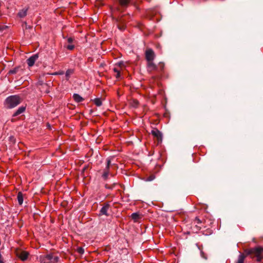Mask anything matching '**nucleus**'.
Wrapping results in <instances>:
<instances>
[{
    "label": "nucleus",
    "mask_w": 263,
    "mask_h": 263,
    "mask_svg": "<svg viewBox=\"0 0 263 263\" xmlns=\"http://www.w3.org/2000/svg\"><path fill=\"white\" fill-rule=\"evenodd\" d=\"M247 255H251V258L256 257L257 261H260L263 258V248L258 246L245 251Z\"/></svg>",
    "instance_id": "1"
},
{
    "label": "nucleus",
    "mask_w": 263,
    "mask_h": 263,
    "mask_svg": "<svg viewBox=\"0 0 263 263\" xmlns=\"http://www.w3.org/2000/svg\"><path fill=\"white\" fill-rule=\"evenodd\" d=\"M21 102V99L18 96L13 95L7 97L4 102L6 108L11 109L16 107Z\"/></svg>",
    "instance_id": "2"
},
{
    "label": "nucleus",
    "mask_w": 263,
    "mask_h": 263,
    "mask_svg": "<svg viewBox=\"0 0 263 263\" xmlns=\"http://www.w3.org/2000/svg\"><path fill=\"white\" fill-rule=\"evenodd\" d=\"M59 260L58 256H53L52 254H47L40 258V260L57 263Z\"/></svg>",
    "instance_id": "3"
},
{
    "label": "nucleus",
    "mask_w": 263,
    "mask_h": 263,
    "mask_svg": "<svg viewBox=\"0 0 263 263\" xmlns=\"http://www.w3.org/2000/svg\"><path fill=\"white\" fill-rule=\"evenodd\" d=\"M155 53L152 49H148L146 50L145 58L147 62L153 61L155 58Z\"/></svg>",
    "instance_id": "4"
},
{
    "label": "nucleus",
    "mask_w": 263,
    "mask_h": 263,
    "mask_svg": "<svg viewBox=\"0 0 263 263\" xmlns=\"http://www.w3.org/2000/svg\"><path fill=\"white\" fill-rule=\"evenodd\" d=\"M110 163H111V161H110V159L109 158H108L107 159V164H106V168H105V171L102 175V177L103 178V179L104 180H106L107 178V177L109 175V166H110Z\"/></svg>",
    "instance_id": "5"
},
{
    "label": "nucleus",
    "mask_w": 263,
    "mask_h": 263,
    "mask_svg": "<svg viewBox=\"0 0 263 263\" xmlns=\"http://www.w3.org/2000/svg\"><path fill=\"white\" fill-rule=\"evenodd\" d=\"M109 204L108 203H106L104 205V206L101 208L100 211V215H104L106 216H108L109 214L107 213V211L109 208Z\"/></svg>",
    "instance_id": "6"
},
{
    "label": "nucleus",
    "mask_w": 263,
    "mask_h": 263,
    "mask_svg": "<svg viewBox=\"0 0 263 263\" xmlns=\"http://www.w3.org/2000/svg\"><path fill=\"white\" fill-rule=\"evenodd\" d=\"M147 70L151 72L154 70H158V67L156 66L153 61L147 62Z\"/></svg>",
    "instance_id": "7"
},
{
    "label": "nucleus",
    "mask_w": 263,
    "mask_h": 263,
    "mask_svg": "<svg viewBox=\"0 0 263 263\" xmlns=\"http://www.w3.org/2000/svg\"><path fill=\"white\" fill-rule=\"evenodd\" d=\"M37 58H38V55L37 54L33 55L31 56V57H30L27 60V63L29 67L32 66L34 65L35 61L37 59Z\"/></svg>",
    "instance_id": "8"
},
{
    "label": "nucleus",
    "mask_w": 263,
    "mask_h": 263,
    "mask_svg": "<svg viewBox=\"0 0 263 263\" xmlns=\"http://www.w3.org/2000/svg\"><path fill=\"white\" fill-rule=\"evenodd\" d=\"M151 133L154 137H157L158 140H161L162 135L159 130L155 129L152 130Z\"/></svg>",
    "instance_id": "9"
},
{
    "label": "nucleus",
    "mask_w": 263,
    "mask_h": 263,
    "mask_svg": "<svg viewBox=\"0 0 263 263\" xmlns=\"http://www.w3.org/2000/svg\"><path fill=\"white\" fill-rule=\"evenodd\" d=\"M18 255L21 260L24 261L27 259L28 253L25 251H23L19 253Z\"/></svg>",
    "instance_id": "10"
},
{
    "label": "nucleus",
    "mask_w": 263,
    "mask_h": 263,
    "mask_svg": "<svg viewBox=\"0 0 263 263\" xmlns=\"http://www.w3.org/2000/svg\"><path fill=\"white\" fill-rule=\"evenodd\" d=\"M27 8L22 9L18 12V16L21 18L24 17L27 15Z\"/></svg>",
    "instance_id": "11"
},
{
    "label": "nucleus",
    "mask_w": 263,
    "mask_h": 263,
    "mask_svg": "<svg viewBox=\"0 0 263 263\" xmlns=\"http://www.w3.org/2000/svg\"><path fill=\"white\" fill-rule=\"evenodd\" d=\"M73 98L74 100L77 103L81 102L84 100V99L77 93L73 94Z\"/></svg>",
    "instance_id": "12"
},
{
    "label": "nucleus",
    "mask_w": 263,
    "mask_h": 263,
    "mask_svg": "<svg viewBox=\"0 0 263 263\" xmlns=\"http://www.w3.org/2000/svg\"><path fill=\"white\" fill-rule=\"evenodd\" d=\"M26 107L24 106H21L18 108V109L14 113L13 116L15 117L21 114L24 112L25 110Z\"/></svg>",
    "instance_id": "13"
},
{
    "label": "nucleus",
    "mask_w": 263,
    "mask_h": 263,
    "mask_svg": "<svg viewBox=\"0 0 263 263\" xmlns=\"http://www.w3.org/2000/svg\"><path fill=\"white\" fill-rule=\"evenodd\" d=\"M140 215L138 213H133L131 215V218L135 221H138V219L140 218Z\"/></svg>",
    "instance_id": "14"
},
{
    "label": "nucleus",
    "mask_w": 263,
    "mask_h": 263,
    "mask_svg": "<svg viewBox=\"0 0 263 263\" xmlns=\"http://www.w3.org/2000/svg\"><path fill=\"white\" fill-rule=\"evenodd\" d=\"M23 194L21 192H18L17 195V199L20 205L22 204L23 202Z\"/></svg>",
    "instance_id": "15"
},
{
    "label": "nucleus",
    "mask_w": 263,
    "mask_h": 263,
    "mask_svg": "<svg viewBox=\"0 0 263 263\" xmlns=\"http://www.w3.org/2000/svg\"><path fill=\"white\" fill-rule=\"evenodd\" d=\"M247 256V254L245 255L243 254H240L238 256L237 263H243L244 260Z\"/></svg>",
    "instance_id": "16"
},
{
    "label": "nucleus",
    "mask_w": 263,
    "mask_h": 263,
    "mask_svg": "<svg viewBox=\"0 0 263 263\" xmlns=\"http://www.w3.org/2000/svg\"><path fill=\"white\" fill-rule=\"evenodd\" d=\"M120 5L122 7H126L129 3V0H118Z\"/></svg>",
    "instance_id": "17"
},
{
    "label": "nucleus",
    "mask_w": 263,
    "mask_h": 263,
    "mask_svg": "<svg viewBox=\"0 0 263 263\" xmlns=\"http://www.w3.org/2000/svg\"><path fill=\"white\" fill-rule=\"evenodd\" d=\"M73 73V70L71 69H68L65 73V77L67 80H68L70 76Z\"/></svg>",
    "instance_id": "18"
},
{
    "label": "nucleus",
    "mask_w": 263,
    "mask_h": 263,
    "mask_svg": "<svg viewBox=\"0 0 263 263\" xmlns=\"http://www.w3.org/2000/svg\"><path fill=\"white\" fill-rule=\"evenodd\" d=\"M93 102L95 104V105L97 106H100L102 105V101L99 98H96L94 100H93Z\"/></svg>",
    "instance_id": "19"
},
{
    "label": "nucleus",
    "mask_w": 263,
    "mask_h": 263,
    "mask_svg": "<svg viewBox=\"0 0 263 263\" xmlns=\"http://www.w3.org/2000/svg\"><path fill=\"white\" fill-rule=\"evenodd\" d=\"M116 184H117L116 182H114L111 184H106L105 185V187L107 189L112 190L114 188V187L115 186Z\"/></svg>",
    "instance_id": "20"
},
{
    "label": "nucleus",
    "mask_w": 263,
    "mask_h": 263,
    "mask_svg": "<svg viewBox=\"0 0 263 263\" xmlns=\"http://www.w3.org/2000/svg\"><path fill=\"white\" fill-rule=\"evenodd\" d=\"M77 252L80 254H83L84 253V250L82 247H79L77 249Z\"/></svg>",
    "instance_id": "21"
},
{
    "label": "nucleus",
    "mask_w": 263,
    "mask_h": 263,
    "mask_svg": "<svg viewBox=\"0 0 263 263\" xmlns=\"http://www.w3.org/2000/svg\"><path fill=\"white\" fill-rule=\"evenodd\" d=\"M66 48L70 50H72L74 49V46L73 45L70 44L67 45Z\"/></svg>",
    "instance_id": "22"
},
{
    "label": "nucleus",
    "mask_w": 263,
    "mask_h": 263,
    "mask_svg": "<svg viewBox=\"0 0 263 263\" xmlns=\"http://www.w3.org/2000/svg\"><path fill=\"white\" fill-rule=\"evenodd\" d=\"M17 68H14L13 69H11L9 71V73L10 74H15L17 72Z\"/></svg>",
    "instance_id": "23"
},
{
    "label": "nucleus",
    "mask_w": 263,
    "mask_h": 263,
    "mask_svg": "<svg viewBox=\"0 0 263 263\" xmlns=\"http://www.w3.org/2000/svg\"><path fill=\"white\" fill-rule=\"evenodd\" d=\"M138 103L137 101H134L132 105L135 107H137L138 106Z\"/></svg>",
    "instance_id": "24"
},
{
    "label": "nucleus",
    "mask_w": 263,
    "mask_h": 263,
    "mask_svg": "<svg viewBox=\"0 0 263 263\" xmlns=\"http://www.w3.org/2000/svg\"><path fill=\"white\" fill-rule=\"evenodd\" d=\"M73 41V39L72 37H68L67 39V42L69 43H71Z\"/></svg>",
    "instance_id": "25"
},
{
    "label": "nucleus",
    "mask_w": 263,
    "mask_h": 263,
    "mask_svg": "<svg viewBox=\"0 0 263 263\" xmlns=\"http://www.w3.org/2000/svg\"><path fill=\"white\" fill-rule=\"evenodd\" d=\"M6 28V26H4L0 25V32H2L5 28Z\"/></svg>",
    "instance_id": "26"
},
{
    "label": "nucleus",
    "mask_w": 263,
    "mask_h": 263,
    "mask_svg": "<svg viewBox=\"0 0 263 263\" xmlns=\"http://www.w3.org/2000/svg\"><path fill=\"white\" fill-rule=\"evenodd\" d=\"M160 68L161 69H163V67H164V64H162V63H160Z\"/></svg>",
    "instance_id": "27"
},
{
    "label": "nucleus",
    "mask_w": 263,
    "mask_h": 263,
    "mask_svg": "<svg viewBox=\"0 0 263 263\" xmlns=\"http://www.w3.org/2000/svg\"><path fill=\"white\" fill-rule=\"evenodd\" d=\"M114 71H115V72H116V73L120 72V71H119L117 68H115L114 69Z\"/></svg>",
    "instance_id": "28"
},
{
    "label": "nucleus",
    "mask_w": 263,
    "mask_h": 263,
    "mask_svg": "<svg viewBox=\"0 0 263 263\" xmlns=\"http://www.w3.org/2000/svg\"><path fill=\"white\" fill-rule=\"evenodd\" d=\"M3 209L2 207L0 206V216L2 215V212H3Z\"/></svg>",
    "instance_id": "29"
},
{
    "label": "nucleus",
    "mask_w": 263,
    "mask_h": 263,
    "mask_svg": "<svg viewBox=\"0 0 263 263\" xmlns=\"http://www.w3.org/2000/svg\"><path fill=\"white\" fill-rule=\"evenodd\" d=\"M120 72L117 73L116 78H119L120 77Z\"/></svg>",
    "instance_id": "30"
},
{
    "label": "nucleus",
    "mask_w": 263,
    "mask_h": 263,
    "mask_svg": "<svg viewBox=\"0 0 263 263\" xmlns=\"http://www.w3.org/2000/svg\"><path fill=\"white\" fill-rule=\"evenodd\" d=\"M201 256L203 258H204V259H206V257L205 256H204V254L203 252H201Z\"/></svg>",
    "instance_id": "31"
},
{
    "label": "nucleus",
    "mask_w": 263,
    "mask_h": 263,
    "mask_svg": "<svg viewBox=\"0 0 263 263\" xmlns=\"http://www.w3.org/2000/svg\"><path fill=\"white\" fill-rule=\"evenodd\" d=\"M118 64L120 66H122V65H123V62H120Z\"/></svg>",
    "instance_id": "32"
},
{
    "label": "nucleus",
    "mask_w": 263,
    "mask_h": 263,
    "mask_svg": "<svg viewBox=\"0 0 263 263\" xmlns=\"http://www.w3.org/2000/svg\"><path fill=\"white\" fill-rule=\"evenodd\" d=\"M64 73L63 71L60 72L59 73H55V74H63Z\"/></svg>",
    "instance_id": "33"
},
{
    "label": "nucleus",
    "mask_w": 263,
    "mask_h": 263,
    "mask_svg": "<svg viewBox=\"0 0 263 263\" xmlns=\"http://www.w3.org/2000/svg\"><path fill=\"white\" fill-rule=\"evenodd\" d=\"M196 219L198 221V223L200 222V220L198 218H196Z\"/></svg>",
    "instance_id": "34"
},
{
    "label": "nucleus",
    "mask_w": 263,
    "mask_h": 263,
    "mask_svg": "<svg viewBox=\"0 0 263 263\" xmlns=\"http://www.w3.org/2000/svg\"><path fill=\"white\" fill-rule=\"evenodd\" d=\"M25 26H26V28H28V26H27V24L26 23H25Z\"/></svg>",
    "instance_id": "35"
}]
</instances>
